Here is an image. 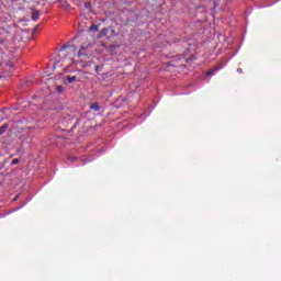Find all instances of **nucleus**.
I'll list each match as a JSON object with an SVG mask.
<instances>
[{
	"label": "nucleus",
	"instance_id": "2",
	"mask_svg": "<svg viewBox=\"0 0 281 281\" xmlns=\"http://www.w3.org/2000/svg\"><path fill=\"white\" fill-rule=\"evenodd\" d=\"M63 49H68L71 54H76L78 52V48L75 45L65 44L63 46Z\"/></svg>",
	"mask_w": 281,
	"mask_h": 281
},
{
	"label": "nucleus",
	"instance_id": "11",
	"mask_svg": "<svg viewBox=\"0 0 281 281\" xmlns=\"http://www.w3.org/2000/svg\"><path fill=\"white\" fill-rule=\"evenodd\" d=\"M57 91H58V93H63V87H57Z\"/></svg>",
	"mask_w": 281,
	"mask_h": 281
},
{
	"label": "nucleus",
	"instance_id": "3",
	"mask_svg": "<svg viewBox=\"0 0 281 281\" xmlns=\"http://www.w3.org/2000/svg\"><path fill=\"white\" fill-rule=\"evenodd\" d=\"M40 16H41V13L38 11H33L32 12V19L34 21H38Z\"/></svg>",
	"mask_w": 281,
	"mask_h": 281
},
{
	"label": "nucleus",
	"instance_id": "5",
	"mask_svg": "<svg viewBox=\"0 0 281 281\" xmlns=\"http://www.w3.org/2000/svg\"><path fill=\"white\" fill-rule=\"evenodd\" d=\"M90 109H91L92 111H100V105H99L98 103H92V104L90 105Z\"/></svg>",
	"mask_w": 281,
	"mask_h": 281
},
{
	"label": "nucleus",
	"instance_id": "10",
	"mask_svg": "<svg viewBox=\"0 0 281 281\" xmlns=\"http://www.w3.org/2000/svg\"><path fill=\"white\" fill-rule=\"evenodd\" d=\"M101 34H102L103 36H106V34H109V29H103V30L101 31Z\"/></svg>",
	"mask_w": 281,
	"mask_h": 281
},
{
	"label": "nucleus",
	"instance_id": "6",
	"mask_svg": "<svg viewBox=\"0 0 281 281\" xmlns=\"http://www.w3.org/2000/svg\"><path fill=\"white\" fill-rule=\"evenodd\" d=\"M100 29L98 27V25H95V24H92L91 26H90V31L91 32H98Z\"/></svg>",
	"mask_w": 281,
	"mask_h": 281
},
{
	"label": "nucleus",
	"instance_id": "1",
	"mask_svg": "<svg viewBox=\"0 0 281 281\" xmlns=\"http://www.w3.org/2000/svg\"><path fill=\"white\" fill-rule=\"evenodd\" d=\"M78 58H89L91 56V44L90 43H83L81 45V48L77 53Z\"/></svg>",
	"mask_w": 281,
	"mask_h": 281
},
{
	"label": "nucleus",
	"instance_id": "8",
	"mask_svg": "<svg viewBox=\"0 0 281 281\" xmlns=\"http://www.w3.org/2000/svg\"><path fill=\"white\" fill-rule=\"evenodd\" d=\"M16 164H21V160H19V158H14V159L11 161V166H16Z\"/></svg>",
	"mask_w": 281,
	"mask_h": 281
},
{
	"label": "nucleus",
	"instance_id": "4",
	"mask_svg": "<svg viewBox=\"0 0 281 281\" xmlns=\"http://www.w3.org/2000/svg\"><path fill=\"white\" fill-rule=\"evenodd\" d=\"M218 69H223V67H215L213 70H209L206 76H214V71H218Z\"/></svg>",
	"mask_w": 281,
	"mask_h": 281
},
{
	"label": "nucleus",
	"instance_id": "13",
	"mask_svg": "<svg viewBox=\"0 0 281 281\" xmlns=\"http://www.w3.org/2000/svg\"><path fill=\"white\" fill-rule=\"evenodd\" d=\"M86 8H89V3H86Z\"/></svg>",
	"mask_w": 281,
	"mask_h": 281
},
{
	"label": "nucleus",
	"instance_id": "12",
	"mask_svg": "<svg viewBox=\"0 0 281 281\" xmlns=\"http://www.w3.org/2000/svg\"><path fill=\"white\" fill-rule=\"evenodd\" d=\"M238 74H243V69L238 68L237 69Z\"/></svg>",
	"mask_w": 281,
	"mask_h": 281
},
{
	"label": "nucleus",
	"instance_id": "7",
	"mask_svg": "<svg viewBox=\"0 0 281 281\" xmlns=\"http://www.w3.org/2000/svg\"><path fill=\"white\" fill-rule=\"evenodd\" d=\"M67 80L68 82H76V76H68Z\"/></svg>",
	"mask_w": 281,
	"mask_h": 281
},
{
	"label": "nucleus",
	"instance_id": "9",
	"mask_svg": "<svg viewBox=\"0 0 281 281\" xmlns=\"http://www.w3.org/2000/svg\"><path fill=\"white\" fill-rule=\"evenodd\" d=\"M5 128H8V125H2L0 127V135H3V133H5Z\"/></svg>",
	"mask_w": 281,
	"mask_h": 281
}]
</instances>
